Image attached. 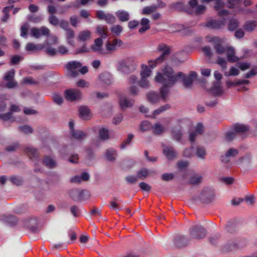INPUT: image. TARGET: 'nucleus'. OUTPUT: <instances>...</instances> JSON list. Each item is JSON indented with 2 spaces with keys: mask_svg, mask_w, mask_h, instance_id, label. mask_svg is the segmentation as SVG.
<instances>
[{
  "mask_svg": "<svg viewBox=\"0 0 257 257\" xmlns=\"http://www.w3.org/2000/svg\"><path fill=\"white\" fill-rule=\"evenodd\" d=\"M183 76V73L179 72L175 73L173 68L169 66H165L162 69V73H157L155 80L159 83H165L166 85L173 86L179 79Z\"/></svg>",
  "mask_w": 257,
  "mask_h": 257,
  "instance_id": "1",
  "label": "nucleus"
},
{
  "mask_svg": "<svg viewBox=\"0 0 257 257\" xmlns=\"http://www.w3.org/2000/svg\"><path fill=\"white\" fill-rule=\"evenodd\" d=\"M170 7L178 11H184L189 14L198 16L204 14L206 7L203 5H198L197 0H190L187 5L182 2L172 4Z\"/></svg>",
  "mask_w": 257,
  "mask_h": 257,
  "instance_id": "2",
  "label": "nucleus"
},
{
  "mask_svg": "<svg viewBox=\"0 0 257 257\" xmlns=\"http://www.w3.org/2000/svg\"><path fill=\"white\" fill-rule=\"evenodd\" d=\"M45 42L42 44L45 45L44 52L46 54L53 56L57 53V50L52 47V45L58 43L57 37L49 33V34H46L44 36Z\"/></svg>",
  "mask_w": 257,
  "mask_h": 257,
  "instance_id": "3",
  "label": "nucleus"
},
{
  "mask_svg": "<svg viewBox=\"0 0 257 257\" xmlns=\"http://www.w3.org/2000/svg\"><path fill=\"white\" fill-rule=\"evenodd\" d=\"M158 50L159 51H163V53L157 59L154 60L149 61V65L151 68H154L157 64L162 63L170 53V48L165 44H161L159 45L158 47Z\"/></svg>",
  "mask_w": 257,
  "mask_h": 257,
  "instance_id": "4",
  "label": "nucleus"
},
{
  "mask_svg": "<svg viewBox=\"0 0 257 257\" xmlns=\"http://www.w3.org/2000/svg\"><path fill=\"white\" fill-rule=\"evenodd\" d=\"M190 236L192 239H201L206 235L205 228L200 224L192 226L189 229Z\"/></svg>",
  "mask_w": 257,
  "mask_h": 257,
  "instance_id": "5",
  "label": "nucleus"
},
{
  "mask_svg": "<svg viewBox=\"0 0 257 257\" xmlns=\"http://www.w3.org/2000/svg\"><path fill=\"white\" fill-rule=\"evenodd\" d=\"M203 203H209L215 199V193L213 189L206 188L202 190L199 196Z\"/></svg>",
  "mask_w": 257,
  "mask_h": 257,
  "instance_id": "6",
  "label": "nucleus"
},
{
  "mask_svg": "<svg viewBox=\"0 0 257 257\" xmlns=\"http://www.w3.org/2000/svg\"><path fill=\"white\" fill-rule=\"evenodd\" d=\"M206 39L208 42L213 43L214 48L218 54H223L226 52L227 47H224L221 45L223 42L222 39L216 37H206Z\"/></svg>",
  "mask_w": 257,
  "mask_h": 257,
  "instance_id": "7",
  "label": "nucleus"
},
{
  "mask_svg": "<svg viewBox=\"0 0 257 257\" xmlns=\"http://www.w3.org/2000/svg\"><path fill=\"white\" fill-rule=\"evenodd\" d=\"M101 38H98L94 40V44L91 46V49L93 52L98 54H105V51L102 48L103 41L102 38H105L107 36L108 33H101Z\"/></svg>",
  "mask_w": 257,
  "mask_h": 257,
  "instance_id": "8",
  "label": "nucleus"
},
{
  "mask_svg": "<svg viewBox=\"0 0 257 257\" xmlns=\"http://www.w3.org/2000/svg\"><path fill=\"white\" fill-rule=\"evenodd\" d=\"M15 71L14 69L7 72L4 76V79L7 81L6 86L10 89L14 88L17 86L18 83L14 79Z\"/></svg>",
  "mask_w": 257,
  "mask_h": 257,
  "instance_id": "9",
  "label": "nucleus"
},
{
  "mask_svg": "<svg viewBox=\"0 0 257 257\" xmlns=\"http://www.w3.org/2000/svg\"><path fill=\"white\" fill-rule=\"evenodd\" d=\"M81 66V63L78 61H74L68 62L66 65V68L69 71V75L72 77L77 76L78 74V69Z\"/></svg>",
  "mask_w": 257,
  "mask_h": 257,
  "instance_id": "10",
  "label": "nucleus"
},
{
  "mask_svg": "<svg viewBox=\"0 0 257 257\" xmlns=\"http://www.w3.org/2000/svg\"><path fill=\"white\" fill-rule=\"evenodd\" d=\"M225 19L221 18L219 19H210L208 20L205 26L212 29H218L224 26Z\"/></svg>",
  "mask_w": 257,
  "mask_h": 257,
  "instance_id": "11",
  "label": "nucleus"
},
{
  "mask_svg": "<svg viewBox=\"0 0 257 257\" xmlns=\"http://www.w3.org/2000/svg\"><path fill=\"white\" fill-rule=\"evenodd\" d=\"M81 95V91L78 89H68L65 92L66 99L71 101L80 99Z\"/></svg>",
  "mask_w": 257,
  "mask_h": 257,
  "instance_id": "12",
  "label": "nucleus"
},
{
  "mask_svg": "<svg viewBox=\"0 0 257 257\" xmlns=\"http://www.w3.org/2000/svg\"><path fill=\"white\" fill-rule=\"evenodd\" d=\"M134 103V100L128 98L125 95H121L119 97V104L121 110H125L126 109L131 108Z\"/></svg>",
  "mask_w": 257,
  "mask_h": 257,
  "instance_id": "13",
  "label": "nucleus"
},
{
  "mask_svg": "<svg viewBox=\"0 0 257 257\" xmlns=\"http://www.w3.org/2000/svg\"><path fill=\"white\" fill-rule=\"evenodd\" d=\"M25 152L29 156L30 159L35 162L36 165H37L40 162V159L36 149L28 147L25 148Z\"/></svg>",
  "mask_w": 257,
  "mask_h": 257,
  "instance_id": "14",
  "label": "nucleus"
},
{
  "mask_svg": "<svg viewBox=\"0 0 257 257\" xmlns=\"http://www.w3.org/2000/svg\"><path fill=\"white\" fill-rule=\"evenodd\" d=\"M197 73L195 71L190 72L188 76H186L183 73V76L179 79H182L184 86L186 88L190 87L192 84L193 80L196 77Z\"/></svg>",
  "mask_w": 257,
  "mask_h": 257,
  "instance_id": "15",
  "label": "nucleus"
},
{
  "mask_svg": "<svg viewBox=\"0 0 257 257\" xmlns=\"http://www.w3.org/2000/svg\"><path fill=\"white\" fill-rule=\"evenodd\" d=\"M189 239L183 235H177L174 238V243L177 247L186 246L189 242Z\"/></svg>",
  "mask_w": 257,
  "mask_h": 257,
  "instance_id": "16",
  "label": "nucleus"
},
{
  "mask_svg": "<svg viewBox=\"0 0 257 257\" xmlns=\"http://www.w3.org/2000/svg\"><path fill=\"white\" fill-rule=\"evenodd\" d=\"M163 153L166 158L170 160H173L177 154L175 149L172 146H164Z\"/></svg>",
  "mask_w": 257,
  "mask_h": 257,
  "instance_id": "17",
  "label": "nucleus"
},
{
  "mask_svg": "<svg viewBox=\"0 0 257 257\" xmlns=\"http://www.w3.org/2000/svg\"><path fill=\"white\" fill-rule=\"evenodd\" d=\"M238 153V151L237 149L230 148L224 155L221 156V160L222 162L227 163L229 161L230 157H234L237 155Z\"/></svg>",
  "mask_w": 257,
  "mask_h": 257,
  "instance_id": "18",
  "label": "nucleus"
},
{
  "mask_svg": "<svg viewBox=\"0 0 257 257\" xmlns=\"http://www.w3.org/2000/svg\"><path fill=\"white\" fill-rule=\"evenodd\" d=\"M99 79L100 81L106 85H110L113 81L112 75L108 72H103L99 74Z\"/></svg>",
  "mask_w": 257,
  "mask_h": 257,
  "instance_id": "19",
  "label": "nucleus"
},
{
  "mask_svg": "<svg viewBox=\"0 0 257 257\" xmlns=\"http://www.w3.org/2000/svg\"><path fill=\"white\" fill-rule=\"evenodd\" d=\"M45 45L42 44H35L33 43H29L26 46V50L29 52H37L40 50H44Z\"/></svg>",
  "mask_w": 257,
  "mask_h": 257,
  "instance_id": "20",
  "label": "nucleus"
},
{
  "mask_svg": "<svg viewBox=\"0 0 257 257\" xmlns=\"http://www.w3.org/2000/svg\"><path fill=\"white\" fill-rule=\"evenodd\" d=\"M42 163L47 168L49 169H54L57 166V162L50 156H46L43 161Z\"/></svg>",
  "mask_w": 257,
  "mask_h": 257,
  "instance_id": "21",
  "label": "nucleus"
},
{
  "mask_svg": "<svg viewBox=\"0 0 257 257\" xmlns=\"http://www.w3.org/2000/svg\"><path fill=\"white\" fill-rule=\"evenodd\" d=\"M226 56L227 60L230 62H235L239 60V58L235 55V49L232 47H227Z\"/></svg>",
  "mask_w": 257,
  "mask_h": 257,
  "instance_id": "22",
  "label": "nucleus"
},
{
  "mask_svg": "<svg viewBox=\"0 0 257 257\" xmlns=\"http://www.w3.org/2000/svg\"><path fill=\"white\" fill-rule=\"evenodd\" d=\"M239 240L233 239L229 241L224 246V249L226 251H231L240 248Z\"/></svg>",
  "mask_w": 257,
  "mask_h": 257,
  "instance_id": "23",
  "label": "nucleus"
},
{
  "mask_svg": "<svg viewBox=\"0 0 257 257\" xmlns=\"http://www.w3.org/2000/svg\"><path fill=\"white\" fill-rule=\"evenodd\" d=\"M257 27V21L248 20L243 25V29L247 32H251L255 30Z\"/></svg>",
  "mask_w": 257,
  "mask_h": 257,
  "instance_id": "24",
  "label": "nucleus"
},
{
  "mask_svg": "<svg viewBox=\"0 0 257 257\" xmlns=\"http://www.w3.org/2000/svg\"><path fill=\"white\" fill-rule=\"evenodd\" d=\"M115 14L118 20L121 22H127L130 18L129 13L125 11L119 10Z\"/></svg>",
  "mask_w": 257,
  "mask_h": 257,
  "instance_id": "25",
  "label": "nucleus"
},
{
  "mask_svg": "<svg viewBox=\"0 0 257 257\" xmlns=\"http://www.w3.org/2000/svg\"><path fill=\"white\" fill-rule=\"evenodd\" d=\"M117 155V151L114 149L109 148L106 150L105 157L108 161L113 162L115 160Z\"/></svg>",
  "mask_w": 257,
  "mask_h": 257,
  "instance_id": "26",
  "label": "nucleus"
},
{
  "mask_svg": "<svg viewBox=\"0 0 257 257\" xmlns=\"http://www.w3.org/2000/svg\"><path fill=\"white\" fill-rule=\"evenodd\" d=\"M38 219L37 217L31 218L28 220V228L32 232H36L37 230Z\"/></svg>",
  "mask_w": 257,
  "mask_h": 257,
  "instance_id": "27",
  "label": "nucleus"
},
{
  "mask_svg": "<svg viewBox=\"0 0 257 257\" xmlns=\"http://www.w3.org/2000/svg\"><path fill=\"white\" fill-rule=\"evenodd\" d=\"M1 220L5 221L7 224L10 226L14 225L17 222V218L12 215H4L1 217Z\"/></svg>",
  "mask_w": 257,
  "mask_h": 257,
  "instance_id": "28",
  "label": "nucleus"
},
{
  "mask_svg": "<svg viewBox=\"0 0 257 257\" xmlns=\"http://www.w3.org/2000/svg\"><path fill=\"white\" fill-rule=\"evenodd\" d=\"M163 85L160 88V92L161 94V97L164 101H166V98H167L169 92V88L172 87V86H170L169 85H166L165 83H162Z\"/></svg>",
  "mask_w": 257,
  "mask_h": 257,
  "instance_id": "29",
  "label": "nucleus"
},
{
  "mask_svg": "<svg viewBox=\"0 0 257 257\" xmlns=\"http://www.w3.org/2000/svg\"><path fill=\"white\" fill-rule=\"evenodd\" d=\"M122 43L120 40L114 39L112 42L107 41L106 44L107 50L108 51L114 50L117 46H120Z\"/></svg>",
  "mask_w": 257,
  "mask_h": 257,
  "instance_id": "30",
  "label": "nucleus"
},
{
  "mask_svg": "<svg viewBox=\"0 0 257 257\" xmlns=\"http://www.w3.org/2000/svg\"><path fill=\"white\" fill-rule=\"evenodd\" d=\"M232 128L236 134L244 133L249 130L248 126L243 124H235Z\"/></svg>",
  "mask_w": 257,
  "mask_h": 257,
  "instance_id": "31",
  "label": "nucleus"
},
{
  "mask_svg": "<svg viewBox=\"0 0 257 257\" xmlns=\"http://www.w3.org/2000/svg\"><path fill=\"white\" fill-rule=\"evenodd\" d=\"M79 116L83 119H87L90 117V110L86 106H81L79 108Z\"/></svg>",
  "mask_w": 257,
  "mask_h": 257,
  "instance_id": "32",
  "label": "nucleus"
},
{
  "mask_svg": "<svg viewBox=\"0 0 257 257\" xmlns=\"http://www.w3.org/2000/svg\"><path fill=\"white\" fill-rule=\"evenodd\" d=\"M149 23L150 20L148 19L143 18L140 22L142 27L140 28L139 32H145L149 30L150 29Z\"/></svg>",
  "mask_w": 257,
  "mask_h": 257,
  "instance_id": "33",
  "label": "nucleus"
},
{
  "mask_svg": "<svg viewBox=\"0 0 257 257\" xmlns=\"http://www.w3.org/2000/svg\"><path fill=\"white\" fill-rule=\"evenodd\" d=\"M211 92L215 96H219L222 94L223 90L219 82H216L214 83L211 89Z\"/></svg>",
  "mask_w": 257,
  "mask_h": 257,
  "instance_id": "34",
  "label": "nucleus"
},
{
  "mask_svg": "<svg viewBox=\"0 0 257 257\" xmlns=\"http://www.w3.org/2000/svg\"><path fill=\"white\" fill-rule=\"evenodd\" d=\"M128 62H123L122 60L120 61L118 65V69L120 72L127 74L132 72L128 65L127 64Z\"/></svg>",
  "mask_w": 257,
  "mask_h": 257,
  "instance_id": "35",
  "label": "nucleus"
},
{
  "mask_svg": "<svg viewBox=\"0 0 257 257\" xmlns=\"http://www.w3.org/2000/svg\"><path fill=\"white\" fill-rule=\"evenodd\" d=\"M73 137L79 141H81L87 136V134L80 130L72 131L71 133Z\"/></svg>",
  "mask_w": 257,
  "mask_h": 257,
  "instance_id": "36",
  "label": "nucleus"
},
{
  "mask_svg": "<svg viewBox=\"0 0 257 257\" xmlns=\"http://www.w3.org/2000/svg\"><path fill=\"white\" fill-rule=\"evenodd\" d=\"M147 98L149 101L152 103H156L159 102L160 96L158 93L155 92H151L148 94Z\"/></svg>",
  "mask_w": 257,
  "mask_h": 257,
  "instance_id": "37",
  "label": "nucleus"
},
{
  "mask_svg": "<svg viewBox=\"0 0 257 257\" xmlns=\"http://www.w3.org/2000/svg\"><path fill=\"white\" fill-rule=\"evenodd\" d=\"M171 133L174 139L177 142H181L182 132L181 129L176 130L175 128H172L171 130Z\"/></svg>",
  "mask_w": 257,
  "mask_h": 257,
  "instance_id": "38",
  "label": "nucleus"
},
{
  "mask_svg": "<svg viewBox=\"0 0 257 257\" xmlns=\"http://www.w3.org/2000/svg\"><path fill=\"white\" fill-rule=\"evenodd\" d=\"M239 22L238 20L235 19H232L229 20L228 30L230 31H233L239 26Z\"/></svg>",
  "mask_w": 257,
  "mask_h": 257,
  "instance_id": "39",
  "label": "nucleus"
},
{
  "mask_svg": "<svg viewBox=\"0 0 257 257\" xmlns=\"http://www.w3.org/2000/svg\"><path fill=\"white\" fill-rule=\"evenodd\" d=\"M99 138L102 140H106L109 138L108 130L104 127L99 130Z\"/></svg>",
  "mask_w": 257,
  "mask_h": 257,
  "instance_id": "40",
  "label": "nucleus"
},
{
  "mask_svg": "<svg viewBox=\"0 0 257 257\" xmlns=\"http://www.w3.org/2000/svg\"><path fill=\"white\" fill-rule=\"evenodd\" d=\"M157 10V7L156 5L153 4L150 6L145 7L142 10V14L143 15H149L151 13H154Z\"/></svg>",
  "mask_w": 257,
  "mask_h": 257,
  "instance_id": "41",
  "label": "nucleus"
},
{
  "mask_svg": "<svg viewBox=\"0 0 257 257\" xmlns=\"http://www.w3.org/2000/svg\"><path fill=\"white\" fill-rule=\"evenodd\" d=\"M46 34L49 33H21V36L24 38H27L28 35L35 39H39L44 37Z\"/></svg>",
  "mask_w": 257,
  "mask_h": 257,
  "instance_id": "42",
  "label": "nucleus"
},
{
  "mask_svg": "<svg viewBox=\"0 0 257 257\" xmlns=\"http://www.w3.org/2000/svg\"><path fill=\"white\" fill-rule=\"evenodd\" d=\"M90 197L89 192L85 190H80L78 201H82L88 199Z\"/></svg>",
  "mask_w": 257,
  "mask_h": 257,
  "instance_id": "43",
  "label": "nucleus"
},
{
  "mask_svg": "<svg viewBox=\"0 0 257 257\" xmlns=\"http://www.w3.org/2000/svg\"><path fill=\"white\" fill-rule=\"evenodd\" d=\"M142 71L141 72V75L142 78H147L151 75L152 71L148 68L146 65H142Z\"/></svg>",
  "mask_w": 257,
  "mask_h": 257,
  "instance_id": "44",
  "label": "nucleus"
},
{
  "mask_svg": "<svg viewBox=\"0 0 257 257\" xmlns=\"http://www.w3.org/2000/svg\"><path fill=\"white\" fill-rule=\"evenodd\" d=\"M149 175V170L146 168H143L139 171L137 173L138 179L141 180L145 179Z\"/></svg>",
  "mask_w": 257,
  "mask_h": 257,
  "instance_id": "45",
  "label": "nucleus"
},
{
  "mask_svg": "<svg viewBox=\"0 0 257 257\" xmlns=\"http://www.w3.org/2000/svg\"><path fill=\"white\" fill-rule=\"evenodd\" d=\"M134 136L132 134H129L127 135V139L123 141V142L120 146V148L121 149H124L126 148L128 145L131 144V141L133 140Z\"/></svg>",
  "mask_w": 257,
  "mask_h": 257,
  "instance_id": "46",
  "label": "nucleus"
},
{
  "mask_svg": "<svg viewBox=\"0 0 257 257\" xmlns=\"http://www.w3.org/2000/svg\"><path fill=\"white\" fill-rule=\"evenodd\" d=\"M80 189H72L69 192V196L74 201L77 202L79 199Z\"/></svg>",
  "mask_w": 257,
  "mask_h": 257,
  "instance_id": "47",
  "label": "nucleus"
},
{
  "mask_svg": "<svg viewBox=\"0 0 257 257\" xmlns=\"http://www.w3.org/2000/svg\"><path fill=\"white\" fill-rule=\"evenodd\" d=\"M152 127L151 123L147 120L143 121L140 125V129L143 132L149 130Z\"/></svg>",
  "mask_w": 257,
  "mask_h": 257,
  "instance_id": "48",
  "label": "nucleus"
},
{
  "mask_svg": "<svg viewBox=\"0 0 257 257\" xmlns=\"http://www.w3.org/2000/svg\"><path fill=\"white\" fill-rule=\"evenodd\" d=\"M123 62H128L127 64L130 67V69L133 72L136 69V63L135 61V59L133 57H130L125 60H122Z\"/></svg>",
  "mask_w": 257,
  "mask_h": 257,
  "instance_id": "49",
  "label": "nucleus"
},
{
  "mask_svg": "<svg viewBox=\"0 0 257 257\" xmlns=\"http://www.w3.org/2000/svg\"><path fill=\"white\" fill-rule=\"evenodd\" d=\"M10 180L13 184H16L17 186L21 185L23 183L22 178L19 176H12L10 178Z\"/></svg>",
  "mask_w": 257,
  "mask_h": 257,
  "instance_id": "50",
  "label": "nucleus"
},
{
  "mask_svg": "<svg viewBox=\"0 0 257 257\" xmlns=\"http://www.w3.org/2000/svg\"><path fill=\"white\" fill-rule=\"evenodd\" d=\"M202 176L200 175H194L191 177L189 180V183L193 185H196L201 182Z\"/></svg>",
  "mask_w": 257,
  "mask_h": 257,
  "instance_id": "51",
  "label": "nucleus"
},
{
  "mask_svg": "<svg viewBox=\"0 0 257 257\" xmlns=\"http://www.w3.org/2000/svg\"><path fill=\"white\" fill-rule=\"evenodd\" d=\"M206 155V151L204 148L198 147L196 149V156L200 159H204Z\"/></svg>",
  "mask_w": 257,
  "mask_h": 257,
  "instance_id": "52",
  "label": "nucleus"
},
{
  "mask_svg": "<svg viewBox=\"0 0 257 257\" xmlns=\"http://www.w3.org/2000/svg\"><path fill=\"white\" fill-rule=\"evenodd\" d=\"M90 38V33H80L77 37V40L79 42H84L89 40Z\"/></svg>",
  "mask_w": 257,
  "mask_h": 257,
  "instance_id": "53",
  "label": "nucleus"
},
{
  "mask_svg": "<svg viewBox=\"0 0 257 257\" xmlns=\"http://www.w3.org/2000/svg\"><path fill=\"white\" fill-rule=\"evenodd\" d=\"M19 130L25 134H29L33 133V128L28 125H24L19 126Z\"/></svg>",
  "mask_w": 257,
  "mask_h": 257,
  "instance_id": "54",
  "label": "nucleus"
},
{
  "mask_svg": "<svg viewBox=\"0 0 257 257\" xmlns=\"http://www.w3.org/2000/svg\"><path fill=\"white\" fill-rule=\"evenodd\" d=\"M23 59V57L18 55L13 56L11 60L10 64L11 65H17L19 62Z\"/></svg>",
  "mask_w": 257,
  "mask_h": 257,
  "instance_id": "55",
  "label": "nucleus"
},
{
  "mask_svg": "<svg viewBox=\"0 0 257 257\" xmlns=\"http://www.w3.org/2000/svg\"><path fill=\"white\" fill-rule=\"evenodd\" d=\"M236 134L232 128V130L227 132L225 135V139L228 141H232L236 136Z\"/></svg>",
  "mask_w": 257,
  "mask_h": 257,
  "instance_id": "56",
  "label": "nucleus"
},
{
  "mask_svg": "<svg viewBox=\"0 0 257 257\" xmlns=\"http://www.w3.org/2000/svg\"><path fill=\"white\" fill-rule=\"evenodd\" d=\"M193 147H191L189 148H186L183 152V156L185 157L191 158L193 155Z\"/></svg>",
  "mask_w": 257,
  "mask_h": 257,
  "instance_id": "57",
  "label": "nucleus"
},
{
  "mask_svg": "<svg viewBox=\"0 0 257 257\" xmlns=\"http://www.w3.org/2000/svg\"><path fill=\"white\" fill-rule=\"evenodd\" d=\"M152 128L155 134H161L164 131L163 126L159 123H156Z\"/></svg>",
  "mask_w": 257,
  "mask_h": 257,
  "instance_id": "58",
  "label": "nucleus"
},
{
  "mask_svg": "<svg viewBox=\"0 0 257 257\" xmlns=\"http://www.w3.org/2000/svg\"><path fill=\"white\" fill-rule=\"evenodd\" d=\"M104 20L109 24L114 23L116 21L115 17L111 14L107 13Z\"/></svg>",
  "mask_w": 257,
  "mask_h": 257,
  "instance_id": "59",
  "label": "nucleus"
},
{
  "mask_svg": "<svg viewBox=\"0 0 257 257\" xmlns=\"http://www.w3.org/2000/svg\"><path fill=\"white\" fill-rule=\"evenodd\" d=\"M138 84L140 87L144 88H147L149 86V82L147 78H142V77L141 79L138 82Z\"/></svg>",
  "mask_w": 257,
  "mask_h": 257,
  "instance_id": "60",
  "label": "nucleus"
},
{
  "mask_svg": "<svg viewBox=\"0 0 257 257\" xmlns=\"http://www.w3.org/2000/svg\"><path fill=\"white\" fill-rule=\"evenodd\" d=\"M138 177L137 175H128L125 178L126 181L128 184H134L137 182Z\"/></svg>",
  "mask_w": 257,
  "mask_h": 257,
  "instance_id": "61",
  "label": "nucleus"
},
{
  "mask_svg": "<svg viewBox=\"0 0 257 257\" xmlns=\"http://www.w3.org/2000/svg\"><path fill=\"white\" fill-rule=\"evenodd\" d=\"M130 94L132 96H135L139 94V88L135 85L131 86L128 88Z\"/></svg>",
  "mask_w": 257,
  "mask_h": 257,
  "instance_id": "62",
  "label": "nucleus"
},
{
  "mask_svg": "<svg viewBox=\"0 0 257 257\" xmlns=\"http://www.w3.org/2000/svg\"><path fill=\"white\" fill-rule=\"evenodd\" d=\"M49 21L50 24L54 26H57L59 24V20L56 16L53 15H51L49 17Z\"/></svg>",
  "mask_w": 257,
  "mask_h": 257,
  "instance_id": "63",
  "label": "nucleus"
},
{
  "mask_svg": "<svg viewBox=\"0 0 257 257\" xmlns=\"http://www.w3.org/2000/svg\"><path fill=\"white\" fill-rule=\"evenodd\" d=\"M257 74V66L252 68L248 72L245 74L244 78H249L252 76Z\"/></svg>",
  "mask_w": 257,
  "mask_h": 257,
  "instance_id": "64",
  "label": "nucleus"
}]
</instances>
